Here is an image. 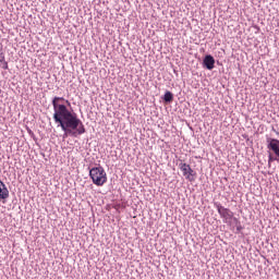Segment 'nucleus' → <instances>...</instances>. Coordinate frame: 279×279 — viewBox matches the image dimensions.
Instances as JSON below:
<instances>
[{"instance_id":"1","label":"nucleus","mask_w":279,"mask_h":279,"mask_svg":"<svg viewBox=\"0 0 279 279\" xmlns=\"http://www.w3.org/2000/svg\"><path fill=\"white\" fill-rule=\"evenodd\" d=\"M60 101H64V97L56 96L52 99L53 107V121L61 128L63 135V141L71 136L72 138H77L82 136V134H86V126H84V122L77 118V113L69 110L66 105L60 104Z\"/></svg>"},{"instance_id":"2","label":"nucleus","mask_w":279,"mask_h":279,"mask_svg":"<svg viewBox=\"0 0 279 279\" xmlns=\"http://www.w3.org/2000/svg\"><path fill=\"white\" fill-rule=\"evenodd\" d=\"M89 178L96 186H104L108 182V174L101 166L89 169Z\"/></svg>"},{"instance_id":"3","label":"nucleus","mask_w":279,"mask_h":279,"mask_svg":"<svg viewBox=\"0 0 279 279\" xmlns=\"http://www.w3.org/2000/svg\"><path fill=\"white\" fill-rule=\"evenodd\" d=\"M215 208L217 209L218 214L220 215L223 223H227V226L232 225V219H234V213L230 210V208H226L221 205V203H215L214 204Z\"/></svg>"},{"instance_id":"4","label":"nucleus","mask_w":279,"mask_h":279,"mask_svg":"<svg viewBox=\"0 0 279 279\" xmlns=\"http://www.w3.org/2000/svg\"><path fill=\"white\" fill-rule=\"evenodd\" d=\"M179 168L182 171L185 180H189V182H195V177L197 175V172L191 169V165L181 162L179 163Z\"/></svg>"},{"instance_id":"5","label":"nucleus","mask_w":279,"mask_h":279,"mask_svg":"<svg viewBox=\"0 0 279 279\" xmlns=\"http://www.w3.org/2000/svg\"><path fill=\"white\" fill-rule=\"evenodd\" d=\"M266 143H267V149H269L271 153H274L275 156L279 157V140L268 137L266 140Z\"/></svg>"},{"instance_id":"6","label":"nucleus","mask_w":279,"mask_h":279,"mask_svg":"<svg viewBox=\"0 0 279 279\" xmlns=\"http://www.w3.org/2000/svg\"><path fill=\"white\" fill-rule=\"evenodd\" d=\"M203 69H206L207 71H213L215 69V57L213 54H206L203 58Z\"/></svg>"},{"instance_id":"7","label":"nucleus","mask_w":279,"mask_h":279,"mask_svg":"<svg viewBox=\"0 0 279 279\" xmlns=\"http://www.w3.org/2000/svg\"><path fill=\"white\" fill-rule=\"evenodd\" d=\"M10 197V191L3 181L0 180V199H8Z\"/></svg>"},{"instance_id":"8","label":"nucleus","mask_w":279,"mask_h":279,"mask_svg":"<svg viewBox=\"0 0 279 279\" xmlns=\"http://www.w3.org/2000/svg\"><path fill=\"white\" fill-rule=\"evenodd\" d=\"M161 99L165 104H171L173 101V93L167 90Z\"/></svg>"},{"instance_id":"9","label":"nucleus","mask_w":279,"mask_h":279,"mask_svg":"<svg viewBox=\"0 0 279 279\" xmlns=\"http://www.w3.org/2000/svg\"><path fill=\"white\" fill-rule=\"evenodd\" d=\"M233 221H234L235 227H236L235 234H241V231L243 230V226L241 225V221H239L238 218H233Z\"/></svg>"},{"instance_id":"10","label":"nucleus","mask_w":279,"mask_h":279,"mask_svg":"<svg viewBox=\"0 0 279 279\" xmlns=\"http://www.w3.org/2000/svg\"><path fill=\"white\" fill-rule=\"evenodd\" d=\"M272 162H278V156L274 157L271 153L268 155V167H271Z\"/></svg>"},{"instance_id":"11","label":"nucleus","mask_w":279,"mask_h":279,"mask_svg":"<svg viewBox=\"0 0 279 279\" xmlns=\"http://www.w3.org/2000/svg\"><path fill=\"white\" fill-rule=\"evenodd\" d=\"M2 69L4 71H8V69H10V66L8 65V61H2Z\"/></svg>"},{"instance_id":"12","label":"nucleus","mask_w":279,"mask_h":279,"mask_svg":"<svg viewBox=\"0 0 279 279\" xmlns=\"http://www.w3.org/2000/svg\"><path fill=\"white\" fill-rule=\"evenodd\" d=\"M0 62H5V56L3 53H0Z\"/></svg>"},{"instance_id":"13","label":"nucleus","mask_w":279,"mask_h":279,"mask_svg":"<svg viewBox=\"0 0 279 279\" xmlns=\"http://www.w3.org/2000/svg\"><path fill=\"white\" fill-rule=\"evenodd\" d=\"M27 132H28L29 136H34V131H32V129H27Z\"/></svg>"},{"instance_id":"14","label":"nucleus","mask_w":279,"mask_h":279,"mask_svg":"<svg viewBox=\"0 0 279 279\" xmlns=\"http://www.w3.org/2000/svg\"><path fill=\"white\" fill-rule=\"evenodd\" d=\"M277 160H278V162H279V156H278V159H277Z\"/></svg>"},{"instance_id":"15","label":"nucleus","mask_w":279,"mask_h":279,"mask_svg":"<svg viewBox=\"0 0 279 279\" xmlns=\"http://www.w3.org/2000/svg\"><path fill=\"white\" fill-rule=\"evenodd\" d=\"M0 51H1V47H0Z\"/></svg>"}]
</instances>
